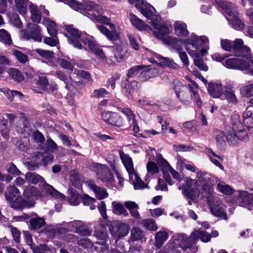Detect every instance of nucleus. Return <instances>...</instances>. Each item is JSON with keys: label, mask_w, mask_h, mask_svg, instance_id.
<instances>
[{"label": "nucleus", "mask_w": 253, "mask_h": 253, "mask_svg": "<svg viewBox=\"0 0 253 253\" xmlns=\"http://www.w3.org/2000/svg\"><path fill=\"white\" fill-rule=\"evenodd\" d=\"M211 235L208 232L202 230H196L193 232L189 237L182 236V238L179 244V246L184 252L189 250L192 252L196 253L198 248L195 245L198 239H201L202 242H208L211 240Z\"/></svg>", "instance_id": "f257e3e1"}, {"label": "nucleus", "mask_w": 253, "mask_h": 253, "mask_svg": "<svg viewBox=\"0 0 253 253\" xmlns=\"http://www.w3.org/2000/svg\"><path fill=\"white\" fill-rule=\"evenodd\" d=\"M218 4L226 13V19L234 29L240 30L244 28L245 24L239 17V13L235 4L221 0L218 2Z\"/></svg>", "instance_id": "f03ea898"}, {"label": "nucleus", "mask_w": 253, "mask_h": 253, "mask_svg": "<svg viewBox=\"0 0 253 253\" xmlns=\"http://www.w3.org/2000/svg\"><path fill=\"white\" fill-rule=\"evenodd\" d=\"M221 46L224 50L232 52L235 56L248 60L251 58V50L244 45L243 41L241 39H237L233 42L227 39L221 40Z\"/></svg>", "instance_id": "7ed1b4c3"}, {"label": "nucleus", "mask_w": 253, "mask_h": 253, "mask_svg": "<svg viewBox=\"0 0 253 253\" xmlns=\"http://www.w3.org/2000/svg\"><path fill=\"white\" fill-rule=\"evenodd\" d=\"M185 49L188 53L195 58H198L200 56L199 53L196 51L190 50L188 45H192V47L196 49L202 48L201 51L203 52L205 51L203 48L207 47L209 41L208 38L205 36L198 37L196 35H192L190 38L185 40Z\"/></svg>", "instance_id": "20e7f679"}, {"label": "nucleus", "mask_w": 253, "mask_h": 253, "mask_svg": "<svg viewBox=\"0 0 253 253\" xmlns=\"http://www.w3.org/2000/svg\"><path fill=\"white\" fill-rule=\"evenodd\" d=\"M173 88L175 91L176 97L180 102L185 105L189 104L191 99V92L187 90L185 87L177 80L172 81Z\"/></svg>", "instance_id": "39448f33"}, {"label": "nucleus", "mask_w": 253, "mask_h": 253, "mask_svg": "<svg viewBox=\"0 0 253 253\" xmlns=\"http://www.w3.org/2000/svg\"><path fill=\"white\" fill-rule=\"evenodd\" d=\"M109 231L112 236L118 240L126 236L129 232V226L127 224L116 222L109 227Z\"/></svg>", "instance_id": "423d86ee"}, {"label": "nucleus", "mask_w": 253, "mask_h": 253, "mask_svg": "<svg viewBox=\"0 0 253 253\" xmlns=\"http://www.w3.org/2000/svg\"><path fill=\"white\" fill-rule=\"evenodd\" d=\"M66 30V36L69 43L73 44L76 48L82 49L81 37H82L84 33H81L78 29L74 28L73 25L67 26Z\"/></svg>", "instance_id": "0eeeda50"}, {"label": "nucleus", "mask_w": 253, "mask_h": 253, "mask_svg": "<svg viewBox=\"0 0 253 253\" xmlns=\"http://www.w3.org/2000/svg\"><path fill=\"white\" fill-rule=\"evenodd\" d=\"M102 120L108 125L121 127L124 125L123 118L117 113L103 112L101 113Z\"/></svg>", "instance_id": "6e6552de"}, {"label": "nucleus", "mask_w": 253, "mask_h": 253, "mask_svg": "<svg viewBox=\"0 0 253 253\" xmlns=\"http://www.w3.org/2000/svg\"><path fill=\"white\" fill-rule=\"evenodd\" d=\"M247 61L237 58H229L226 60V66L229 68L246 70L251 66V58Z\"/></svg>", "instance_id": "1a4fd4ad"}, {"label": "nucleus", "mask_w": 253, "mask_h": 253, "mask_svg": "<svg viewBox=\"0 0 253 253\" xmlns=\"http://www.w3.org/2000/svg\"><path fill=\"white\" fill-rule=\"evenodd\" d=\"M45 219L39 216L36 213H30L28 225L29 228L33 231L38 230L45 225Z\"/></svg>", "instance_id": "9d476101"}, {"label": "nucleus", "mask_w": 253, "mask_h": 253, "mask_svg": "<svg viewBox=\"0 0 253 253\" xmlns=\"http://www.w3.org/2000/svg\"><path fill=\"white\" fill-rule=\"evenodd\" d=\"M42 192L45 196H50L56 199L65 200L66 197L65 195L57 191L53 187L47 183L44 180L41 186Z\"/></svg>", "instance_id": "9b49d317"}, {"label": "nucleus", "mask_w": 253, "mask_h": 253, "mask_svg": "<svg viewBox=\"0 0 253 253\" xmlns=\"http://www.w3.org/2000/svg\"><path fill=\"white\" fill-rule=\"evenodd\" d=\"M81 42L85 45H87L88 49L97 56L101 58L104 55L102 50L98 48L97 45L91 40L88 35L83 34L81 37Z\"/></svg>", "instance_id": "f8f14e48"}, {"label": "nucleus", "mask_w": 253, "mask_h": 253, "mask_svg": "<svg viewBox=\"0 0 253 253\" xmlns=\"http://www.w3.org/2000/svg\"><path fill=\"white\" fill-rule=\"evenodd\" d=\"M150 23H151L153 29H155L153 31L154 35L163 41V39L167 37L165 36L169 34L168 27L165 25H161L156 21L150 22Z\"/></svg>", "instance_id": "ddd939ff"}, {"label": "nucleus", "mask_w": 253, "mask_h": 253, "mask_svg": "<svg viewBox=\"0 0 253 253\" xmlns=\"http://www.w3.org/2000/svg\"><path fill=\"white\" fill-rule=\"evenodd\" d=\"M163 42L168 45L170 46L173 49H175L178 52L182 51V45H185V40L173 38L170 36H167L163 39Z\"/></svg>", "instance_id": "4468645a"}, {"label": "nucleus", "mask_w": 253, "mask_h": 253, "mask_svg": "<svg viewBox=\"0 0 253 253\" xmlns=\"http://www.w3.org/2000/svg\"><path fill=\"white\" fill-rule=\"evenodd\" d=\"M28 34L27 39H32L35 41L41 42L42 36L41 33L40 26L35 23H30L28 28Z\"/></svg>", "instance_id": "2eb2a0df"}, {"label": "nucleus", "mask_w": 253, "mask_h": 253, "mask_svg": "<svg viewBox=\"0 0 253 253\" xmlns=\"http://www.w3.org/2000/svg\"><path fill=\"white\" fill-rule=\"evenodd\" d=\"M209 93L214 98H218L223 93V89L221 83L210 82L208 84Z\"/></svg>", "instance_id": "dca6fc26"}, {"label": "nucleus", "mask_w": 253, "mask_h": 253, "mask_svg": "<svg viewBox=\"0 0 253 253\" xmlns=\"http://www.w3.org/2000/svg\"><path fill=\"white\" fill-rule=\"evenodd\" d=\"M9 203L13 209L20 211L25 208H30L32 206L30 202L24 199L21 196H18L12 202Z\"/></svg>", "instance_id": "f3484780"}, {"label": "nucleus", "mask_w": 253, "mask_h": 253, "mask_svg": "<svg viewBox=\"0 0 253 253\" xmlns=\"http://www.w3.org/2000/svg\"><path fill=\"white\" fill-rule=\"evenodd\" d=\"M87 183L90 189L93 191L98 199L102 200L108 196V194L105 188L97 186L92 181H87Z\"/></svg>", "instance_id": "a211bd4d"}, {"label": "nucleus", "mask_w": 253, "mask_h": 253, "mask_svg": "<svg viewBox=\"0 0 253 253\" xmlns=\"http://www.w3.org/2000/svg\"><path fill=\"white\" fill-rule=\"evenodd\" d=\"M238 200L241 206L245 207L249 205L253 202V194L247 191H239Z\"/></svg>", "instance_id": "6ab92c4d"}, {"label": "nucleus", "mask_w": 253, "mask_h": 253, "mask_svg": "<svg viewBox=\"0 0 253 253\" xmlns=\"http://www.w3.org/2000/svg\"><path fill=\"white\" fill-rule=\"evenodd\" d=\"M211 211L214 216L218 217L221 219L227 220L228 219L227 215L224 209V205L218 204L217 205L211 206Z\"/></svg>", "instance_id": "aec40b11"}, {"label": "nucleus", "mask_w": 253, "mask_h": 253, "mask_svg": "<svg viewBox=\"0 0 253 253\" xmlns=\"http://www.w3.org/2000/svg\"><path fill=\"white\" fill-rule=\"evenodd\" d=\"M68 201L71 205L77 206L79 205L81 200L82 196L76 190L72 188H68L67 190Z\"/></svg>", "instance_id": "412c9836"}, {"label": "nucleus", "mask_w": 253, "mask_h": 253, "mask_svg": "<svg viewBox=\"0 0 253 253\" xmlns=\"http://www.w3.org/2000/svg\"><path fill=\"white\" fill-rule=\"evenodd\" d=\"M20 191L14 185H10L7 187L5 191V198L8 203L12 202L20 195Z\"/></svg>", "instance_id": "4be33fe9"}, {"label": "nucleus", "mask_w": 253, "mask_h": 253, "mask_svg": "<svg viewBox=\"0 0 253 253\" xmlns=\"http://www.w3.org/2000/svg\"><path fill=\"white\" fill-rule=\"evenodd\" d=\"M23 196L27 198L32 197L41 198L42 196L41 192L39 189L34 186L28 185L25 187L23 191Z\"/></svg>", "instance_id": "5701e85b"}, {"label": "nucleus", "mask_w": 253, "mask_h": 253, "mask_svg": "<svg viewBox=\"0 0 253 253\" xmlns=\"http://www.w3.org/2000/svg\"><path fill=\"white\" fill-rule=\"evenodd\" d=\"M174 31L175 34L178 37H185L189 34L187 29V25L181 21H176L174 24Z\"/></svg>", "instance_id": "b1692460"}, {"label": "nucleus", "mask_w": 253, "mask_h": 253, "mask_svg": "<svg viewBox=\"0 0 253 253\" xmlns=\"http://www.w3.org/2000/svg\"><path fill=\"white\" fill-rule=\"evenodd\" d=\"M15 5L16 10L22 15L26 14L28 10V7L32 3L29 0H15Z\"/></svg>", "instance_id": "393cba45"}, {"label": "nucleus", "mask_w": 253, "mask_h": 253, "mask_svg": "<svg viewBox=\"0 0 253 253\" xmlns=\"http://www.w3.org/2000/svg\"><path fill=\"white\" fill-rule=\"evenodd\" d=\"M120 157L129 175L133 174L135 173V171L131 158L128 155L124 154L123 152L122 154H120Z\"/></svg>", "instance_id": "a878e982"}, {"label": "nucleus", "mask_w": 253, "mask_h": 253, "mask_svg": "<svg viewBox=\"0 0 253 253\" xmlns=\"http://www.w3.org/2000/svg\"><path fill=\"white\" fill-rule=\"evenodd\" d=\"M76 232L82 236L90 235L92 232L88 226L81 221L75 223Z\"/></svg>", "instance_id": "bb28decb"}, {"label": "nucleus", "mask_w": 253, "mask_h": 253, "mask_svg": "<svg viewBox=\"0 0 253 253\" xmlns=\"http://www.w3.org/2000/svg\"><path fill=\"white\" fill-rule=\"evenodd\" d=\"M97 29L110 41L114 42L119 38V35L116 32H112L103 25H97Z\"/></svg>", "instance_id": "cd10ccee"}, {"label": "nucleus", "mask_w": 253, "mask_h": 253, "mask_svg": "<svg viewBox=\"0 0 253 253\" xmlns=\"http://www.w3.org/2000/svg\"><path fill=\"white\" fill-rule=\"evenodd\" d=\"M98 178L106 184H111L114 180V174L110 169H104L98 174Z\"/></svg>", "instance_id": "c85d7f7f"}, {"label": "nucleus", "mask_w": 253, "mask_h": 253, "mask_svg": "<svg viewBox=\"0 0 253 253\" xmlns=\"http://www.w3.org/2000/svg\"><path fill=\"white\" fill-rule=\"evenodd\" d=\"M25 179L29 183L33 184L40 183L41 185L42 182H44L43 177L37 173L32 172H28L26 174Z\"/></svg>", "instance_id": "c756f323"}, {"label": "nucleus", "mask_w": 253, "mask_h": 253, "mask_svg": "<svg viewBox=\"0 0 253 253\" xmlns=\"http://www.w3.org/2000/svg\"><path fill=\"white\" fill-rule=\"evenodd\" d=\"M31 18L34 22L39 23L42 19V13L39 10L38 6L33 3L30 5Z\"/></svg>", "instance_id": "7c9ffc66"}, {"label": "nucleus", "mask_w": 253, "mask_h": 253, "mask_svg": "<svg viewBox=\"0 0 253 253\" xmlns=\"http://www.w3.org/2000/svg\"><path fill=\"white\" fill-rule=\"evenodd\" d=\"M129 16L131 23L136 29L139 30H143L147 29V25L134 14L130 13Z\"/></svg>", "instance_id": "2f4dec72"}, {"label": "nucleus", "mask_w": 253, "mask_h": 253, "mask_svg": "<svg viewBox=\"0 0 253 253\" xmlns=\"http://www.w3.org/2000/svg\"><path fill=\"white\" fill-rule=\"evenodd\" d=\"M168 238V234L165 231H159L155 236V246L157 249H160Z\"/></svg>", "instance_id": "473e14b6"}, {"label": "nucleus", "mask_w": 253, "mask_h": 253, "mask_svg": "<svg viewBox=\"0 0 253 253\" xmlns=\"http://www.w3.org/2000/svg\"><path fill=\"white\" fill-rule=\"evenodd\" d=\"M9 77L17 83H21L25 80L24 77L18 69L11 68L8 71Z\"/></svg>", "instance_id": "72a5a7b5"}, {"label": "nucleus", "mask_w": 253, "mask_h": 253, "mask_svg": "<svg viewBox=\"0 0 253 253\" xmlns=\"http://www.w3.org/2000/svg\"><path fill=\"white\" fill-rule=\"evenodd\" d=\"M114 53L115 58L119 62H122L126 58L127 51L124 49L121 45L116 46Z\"/></svg>", "instance_id": "f704fd0d"}, {"label": "nucleus", "mask_w": 253, "mask_h": 253, "mask_svg": "<svg viewBox=\"0 0 253 253\" xmlns=\"http://www.w3.org/2000/svg\"><path fill=\"white\" fill-rule=\"evenodd\" d=\"M66 231V229L64 228H56L54 227H46L42 229L40 233H45L46 234H48L49 236L52 237H60V235L62 233H65Z\"/></svg>", "instance_id": "c9c22d12"}, {"label": "nucleus", "mask_w": 253, "mask_h": 253, "mask_svg": "<svg viewBox=\"0 0 253 253\" xmlns=\"http://www.w3.org/2000/svg\"><path fill=\"white\" fill-rule=\"evenodd\" d=\"M214 133L215 134V140L216 141L217 147L219 148H222L226 146V142L223 139V137L226 136V134L223 131L218 129H214Z\"/></svg>", "instance_id": "e433bc0d"}, {"label": "nucleus", "mask_w": 253, "mask_h": 253, "mask_svg": "<svg viewBox=\"0 0 253 253\" xmlns=\"http://www.w3.org/2000/svg\"><path fill=\"white\" fill-rule=\"evenodd\" d=\"M113 212L116 215H123L125 216L128 215V213L125 209L124 206L120 203H112Z\"/></svg>", "instance_id": "4c0bfd02"}, {"label": "nucleus", "mask_w": 253, "mask_h": 253, "mask_svg": "<svg viewBox=\"0 0 253 253\" xmlns=\"http://www.w3.org/2000/svg\"><path fill=\"white\" fill-rule=\"evenodd\" d=\"M122 92L127 98L131 99L133 98V96L131 94L132 90L130 87V85L128 83V81L127 79L123 80L121 83Z\"/></svg>", "instance_id": "58836bf2"}, {"label": "nucleus", "mask_w": 253, "mask_h": 253, "mask_svg": "<svg viewBox=\"0 0 253 253\" xmlns=\"http://www.w3.org/2000/svg\"><path fill=\"white\" fill-rule=\"evenodd\" d=\"M226 137L228 143L230 146H238L239 145L237 135L234 130L228 132L226 134Z\"/></svg>", "instance_id": "ea45409f"}, {"label": "nucleus", "mask_w": 253, "mask_h": 253, "mask_svg": "<svg viewBox=\"0 0 253 253\" xmlns=\"http://www.w3.org/2000/svg\"><path fill=\"white\" fill-rule=\"evenodd\" d=\"M155 11L154 8L151 5H150L140 11L145 17L151 20V22H153L154 21V19L155 17Z\"/></svg>", "instance_id": "a19ab883"}, {"label": "nucleus", "mask_w": 253, "mask_h": 253, "mask_svg": "<svg viewBox=\"0 0 253 253\" xmlns=\"http://www.w3.org/2000/svg\"><path fill=\"white\" fill-rule=\"evenodd\" d=\"M144 236V232L138 227H133L131 230L130 238L132 241L142 240Z\"/></svg>", "instance_id": "79ce46f5"}, {"label": "nucleus", "mask_w": 253, "mask_h": 253, "mask_svg": "<svg viewBox=\"0 0 253 253\" xmlns=\"http://www.w3.org/2000/svg\"><path fill=\"white\" fill-rule=\"evenodd\" d=\"M216 189L220 192L227 195H230L234 192V190L228 185L219 183L217 184Z\"/></svg>", "instance_id": "37998d69"}, {"label": "nucleus", "mask_w": 253, "mask_h": 253, "mask_svg": "<svg viewBox=\"0 0 253 253\" xmlns=\"http://www.w3.org/2000/svg\"><path fill=\"white\" fill-rule=\"evenodd\" d=\"M0 41L8 45L12 43L10 34L4 29H0Z\"/></svg>", "instance_id": "c03bdc74"}, {"label": "nucleus", "mask_w": 253, "mask_h": 253, "mask_svg": "<svg viewBox=\"0 0 253 253\" xmlns=\"http://www.w3.org/2000/svg\"><path fill=\"white\" fill-rule=\"evenodd\" d=\"M141 224L148 230L155 231L158 227L153 219H145L141 221Z\"/></svg>", "instance_id": "a18cd8bd"}, {"label": "nucleus", "mask_w": 253, "mask_h": 253, "mask_svg": "<svg viewBox=\"0 0 253 253\" xmlns=\"http://www.w3.org/2000/svg\"><path fill=\"white\" fill-rule=\"evenodd\" d=\"M70 180L72 185L75 187L78 186L80 184V176L76 169L70 171Z\"/></svg>", "instance_id": "49530a36"}, {"label": "nucleus", "mask_w": 253, "mask_h": 253, "mask_svg": "<svg viewBox=\"0 0 253 253\" xmlns=\"http://www.w3.org/2000/svg\"><path fill=\"white\" fill-rule=\"evenodd\" d=\"M241 94L245 97L253 96V84L242 86L240 88Z\"/></svg>", "instance_id": "de8ad7c7"}, {"label": "nucleus", "mask_w": 253, "mask_h": 253, "mask_svg": "<svg viewBox=\"0 0 253 253\" xmlns=\"http://www.w3.org/2000/svg\"><path fill=\"white\" fill-rule=\"evenodd\" d=\"M56 61L58 63L60 66L66 70H68L71 71H73L74 69L73 65L69 61L60 58H57L56 59Z\"/></svg>", "instance_id": "09e8293b"}, {"label": "nucleus", "mask_w": 253, "mask_h": 253, "mask_svg": "<svg viewBox=\"0 0 253 253\" xmlns=\"http://www.w3.org/2000/svg\"><path fill=\"white\" fill-rule=\"evenodd\" d=\"M12 52L13 54L20 63L24 64L28 61V56L21 51L15 49Z\"/></svg>", "instance_id": "8fccbe9b"}, {"label": "nucleus", "mask_w": 253, "mask_h": 253, "mask_svg": "<svg viewBox=\"0 0 253 253\" xmlns=\"http://www.w3.org/2000/svg\"><path fill=\"white\" fill-rule=\"evenodd\" d=\"M146 67L144 65H137L130 68L127 73V77L132 78L137 75L139 72L143 70Z\"/></svg>", "instance_id": "3c124183"}, {"label": "nucleus", "mask_w": 253, "mask_h": 253, "mask_svg": "<svg viewBox=\"0 0 253 253\" xmlns=\"http://www.w3.org/2000/svg\"><path fill=\"white\" fill-rule=\"evenodd\" d=\"M224 95L229 103H231L233 104H237L238 102V100L235 94V90L230 91L224 92Z\"/></svg>", "instance_id": "603ef678"}, {"label": "nucleus", "mask_w": 253, "mask_h": 253, "mask_svg": "<svg viewBox=\"0 0 253 253\" xmlns=\"http://www.w3.org/2000/svg\"><path fill=\"white\" fill-rule=\"evenodd\" d=\"M35 51L41 57L46 59H51L54 57V52L52 51L44 50L40 48L36 49Z\"/></svg>", "instance_id": "864d4df0"}, {"label": "nucleus", "mask_w": 253, "mask_h": 253, "mask_svg": "<svg viewBox=\"0 0 253 253\" xmlns=\"http://www.w3.org/2000/svg\"><path fill=\"white\" fill-rule=\"evenodd\" d=\"M239 143L241 141L247 142L249 140V137L248 132L245 130H239L236 132Z\"/></svg>", "instance_id": "5fc2aeb1"}, {"label": "nucleus", "mask_w": 253, "mask_h": 253, "mask_svg": "<svg viewBox=\"0 0 253 253\" xmlns=\"http://www.w3.org/2000/svg\"><path fill=\"white\" fill-rule=\"evenodd\" d=\"M121 112L123 113L126 117L127 120L129 124L130 123L135 122L136 119L135 118V115L133 112L129 108H122Z\"/></svg>", "instance_id": "6e6d98bb"}, {"label": "nucleus", "mask_w": 253, "mask_h": 253, "mask_svg": "<svg viewBox=\"0 0 253 253\" xmlns=\"http://www.w3.org/2000/svg\"><path fill=\"white\" fill-rule=\"evenodd\" d=\"M7 124V122L6 120L0 119V133L4 137H6L9 133Z\"/></svg>", "instance_id": "4d7b16f0"}, {"label": "nucleus", "mask_w": 253, "mask_h": 253, "mask_svg": "<svg viewBox=\"0 0 253 253\" xmlns=\"http://www.w3.org/2000/svg\"><path fill=\"white\" fill-rule=\"evenodd\" d=\"M182 190V193L187 199L191 200H194L199 195V192L198 190L188 191Z\"/></svg>", "instance_id": "13d9d810"}, {"label": "nucleus", "mask_w": 253, "mask_h": 253, "mask_svg": "<svg viewBox=\"0 0 253 253\" xmlns=\"http://www.w3.org/2000/svg\"><path fill=\"white\" fill-rule=\"evenodd\" d=\"M196 182L191 179H187L186 183L185 185L183 186L182 190L183 191H191L197 190L196 187Z\"/></svg>", "instance_id": "bf43d9fd"}, {"label": "nucleus", "mask_w": 253, "mask_h": 253, "mask_svg": "<svg viewBox=\"0 0 253 253\" xmlns=\"http://www.w3.org/2000/svg\"><path fill=\"white\" fill-rule=\"evenodd\" d=\"M135 182L134 183V187L135 189H141L144 188H149L147 185H146L144 182L139 177V176L135 173Z\"/></svg>", "instance_id": "052dcab7"}, {"label": "nucleus", "mask_w": 253, "mask_h": 253, "mask_svg": "<svg viewBox=\"0 0 253 253\" xmlns=\"http://www.w3.org/2000/svg\"><path fill=\"white\" fill-rule=\"evenodd\" d=\"M60 237L68 243H75L77 241V236L71 233H65L63 235L61 233L60 235Z\"/></svg>", "instance_id": "680f3d73"}, {"label": "nucleus", "mask_w": 253, "mask_h": 253, "mask_svg": "<svg viewBox=\"0 0 253 253\" xmlns=\"http://www.w3.org/2000/svg\"><path fill=\"white\" fill-rule=\"evenodd\" d=\"M32 137L36 143H43L44 140V136L39 130L35 131L32 135Z\"/></svg>", "instance_id": "e2e57ef3"}, {"label": "nucleus", "mask_w": 253, "mask_h": 253, "mask_svg": "<svg viewBox=\"0 0 253 253\" xmlns=\"http://www.w3.org/2000/svg\"><path fill=\"white\" fill-rule=\"evenodd\" d=\"M147 169L152 175L159 172V168L157 164L154 162H149L147 163Z\"/></svg>", "instance_id": "0e129e2a"}, {"label": "nucleus", "mask_w": 253, "mask_h": 253, "mask_svg": "<svg viewBox=\"0 0 253 253\" xmlns=\"http://www.w3.org/2000/svg\"><path fill=\"white\" fill-rule=\"evenodd\" d=\"M120 75L116 73L111 78L109 79L106 83V86L108 87L111 86L112 89H114L115 87L116 81L119 79Z\"/></svg>", "instance_id": "69168bd1"}, {"label": "nucleus", "mask_w": 253, "mask_h": 253, "mask_svg": "<svg viewBox=\"0 0 253 253\" xmlns=\"http://www.w3.org/2000/svg\"><path fill=\"white\" fill-rule=\"evenodd\" d=\"M43 42L46 44L51 46H56L59 43V41L57 37L51 36L50 37H46L44 38Z\"/></svg>", "instance_id": "338daca9"}, {"label": "nucleus", "mask_w": 253, "mask_h": 253, "mask_svg": "<svg viewBox=\"0 0 253 253\" xmlns=\"http://www.w3.org/2000/svg\"><path fill=\"white\" fill-rule=\"evenodd\" d=\"M86 7L88 10H95L98 13H100L102 11V9L100 5L92 1H89L86 3Z\"/></svg>", "instance_id": "774afa93"}]
</instances>
